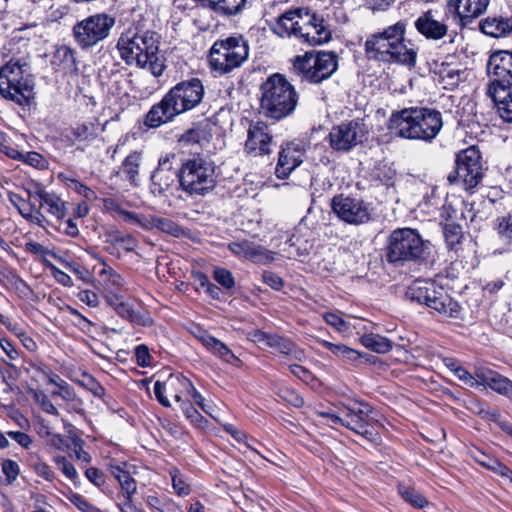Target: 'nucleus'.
<instances>
[{
	"mask_svg": "<svg viewBox=\"0 0 512 512\" xmlns=\"http://www.w3.org/2000/svg\"><path fill=\"white\" fill-rule=\"evenodd\" d=\"M279 37H295L302 43L321 45L332 37V29L322 14L296 8L281 14L271 27Z\"/></svg>",
	"mask_w": 512,
	"mask_h": 512,
	"instance_id": "nucleus-1",
	"label": "nucleus"
},
{
	"mask_svg": "<svg viewBox=\"0 0 512 512\" xmlns=\"http://www.w3.org/2000/svg\"><path fill=\"white\" fill-rule=\"evenodd\" d=\"M406 22L386 27L382 32L371 35L365 42V51L369 59L389 64L414 67L417 50L405 40Z\"/></svg>",
	"mask_w": 512,
	"mask_h": 512,
	"instance_id": "nucleus-2",
	"label": "nucleus"
},
{
	"mask_svg": "<svg viewBox=\"0 0 512 512\" xmlns=\"http://www.w3.org/2000/svg\"><path fill=\"white\" fill-rule=\"evenodd\" d=\"M443 126L442 115L435 109L410 107L395 111L388 121L391 134L409 140L431 142Z\"/></svg>",
	"mask_w": 512,
	"mask_h": 512,
	"instance_id": "nucleus-3",
	"label": "nucleus"
},
{
	"mask_svg": "<svg viewBox=\"0 0 512 512\" xmlns=\"http://www.w3.org/2000/svg\"><path fill=\"white\" fill-rule=\"evenodd\" d=\"M204 97V86L200 79L191 78L172 87L163 99L154 105L146 115L149 127H158L175 116L198 106Z\"/></svg>",
	"mask_w": 512,
	"mask_h": 512,
	"instance_id": "nucleus-4",
	"label": "nucleus"
},
{
	"mask_svg": "<svg viewBox=\"0 0 512 512\" xmlns=\"http://www.w3.org/2000/svg\"><path fill=\"white\" fill-rule=\"evenodd\" d=\"M260 109L268 118L281 120L296 108L298 95L294 86L280 74H273L262 83Z\"/></svg>",
	"mask_w": 512,
	"mask_h": 512,
	"instance_id": "nucleus-5",
	"label": "nucleus"
},
{
	"mask_svg": "<svg viewBox=\"0 0 512 512\" xmlns=\"http://www.w3.org/2000/svg\"><path fill=\"white\" fill-rule=\"evenodd\" d=\"M406 297L423 304L439 315L447 318H459L461 306L448 292L433 281L417 279L408 286Z\"/></svg>",
	"mask_w": 512,
	"mask_h": 512,
	"instance_id": "nucleus-6",
	"label": "nucleus"
},
{
	"mask_svg": "<svg viewBox=\"0 0 512 512\" xmlns=\"http://www.w3.org/2000/svg\"><path fill=\"white\" fill-rule=\"evenodd\" d=\"M406 297L423 304L439 315L447 318H459L461 306L448 292L433 281L417 279L408 286Z\"/></svg>",
	"mask_w": 512,
	"mask_h": 512,
	"instance_id": "nucleus-7",
	"label": "nucleus"
},
{
	"mask_svg": "<svg viewBox=\"0 0 512 512\" xmlns=\"http://www.w3.org/2000/svg\"><path fill=\"white\" fill-rule=\"evenodd\" d=\"M429 253L430 242L423 240L414 229H395L389 236L386 258L391 264L402 266L407 262L423 260Z\"/></svg>",
	"mask_w": 512,
	"mask_h": 512,
	"instance_id": "nucleus-8",
	"label": "nucleus"
},
{
	"mask_svg": "<svg viewBox=\"0 0 512 512\" xmlns=\"http://www.w3.org/2000/svg\"><path fill=\"white\" fill-rule=\"evenodd\" d=\"M34 82L25 59H11L0 69V94L19 105H25L33 95Z\"/></svg>",
	"mask_w": 512,
	"mask_h": 512,
	"instance_id": "nucleus-9",
	"label": "nucleus"
},
{
	"mask_svg": "<svg viewBox=\"0 0 512 512\" xmlns=\"http://www.w3.org/2000/svg\"><path fill=\"white\" fill-rule=\"evenodd\" d=\"M249 56V47L242 36H230L214 42L208 60L213 72L220 75L240 67Z\"/></svg>",
	"mask_w": 512,
	"mask_h": 512,
	"instance_id": "nucleus-10",
	"label": "nucleus"
},
{
	"mask_svg": "<svg viewBox=\"0 0 512 512\" xmlns=\"http://www.w3.org/2000/svg\"><path fill=\"white\" fill-rule=\"evenodd\" d=\"M178 177L181 187L189 194L204 195L216 185L215 166L203 157L186 160Z\"/></svg>",
	"mask_w": 512,
	"mask_h": 512,
	"instance_id": "nucleus-11",
	"label": "nucleus"
},
{
	"mask_svg": "<svg viewBox=\"0 0 512 512\" xmlns=\"http://www.w3.org/2000/svg\"><path fill=\"white\" fill-rule=\"evenodd\" d=\"M371 413L372 407L369 404L353 401L343 404L340 414L323 411L319 413V416L326 418L331 425H341L366 439H373L375 433L370 428Z\"/></svg>",
	"mask_w": 512,
	"mask_h": 512,
	"instance_id": "nucleus-12",
	"label": "nucleus"
},
{
	"mask_svg": "<svg viewBox=\"0 0 512 512\" xmlns=\"http://www.w3.org/2000/svg\"><path fill=\"white\" fill-rule=\"evenodd\" d=\"M338 58L333 52L320 51L316 54L298 55L293 61V72L302 81L318 84L330 78L337 70Z\"/></svg>",
	"mask_w": 512,
	"mask_h": 512,
	"instance_id": "nucleus-13",
	"label": "nucleus"
},
{
	"mask_svg": "<svg viewBox=\"0 0 512 512\" xmlns=\"http://www.w3.org/2000/svg\"><path fill=\"white\" fill-rule=\"evenodd\" d=\"M115 19L105 13L91 15L73 27L74 38L82 48H90L108 37Z\"/></svg>",
	"mask_w": 512,
	"mask_h": 512,
	"instance_id": "nucleus-14",
	"label": "nucleus"
},
{
	"mask_svg": "<svg viewBox=\"0 0 512 512\" xmlns=\"http://www.w3.org/2000/svg\"><path fill=\"white\" fill-rule=\"evenodd\" d=\"M131 59L136 61L138 67L149 70L154 76L161 75L164 70V64L158 57V41L154 33L146 32L130 39Z\"/></svg>",
	"mask_w": 512,
	"mask_h": 512,
	"instance_id": "nucleus-15",
	"label": "nucleus"
},
{
	"mask_svg": "<svg viewBox=\"0 0 512 512\" xmlns=\"http://www.w3.org/2000/svg\"><path fill=\"white\" fill-rule=\"evenodd\" d=\"M479 150L475 146L460 151L456 157V176L449 175L450 182L460 180L465 189H472L482 178V165Z\"/></svg>",
	"mask_w": 512,
	"mask_h": 512,
	"instance_id": "nucleus-16",
	"label": "nucleus"
},
{
	"mask_svg": "<svg viewBox=\"0 0 512 512\" xmlns=\"http://www.w3.org/2000/svg\"><path fill=\"white\" fill-rule=\"evenodd\" d=\"M366 134V126L361 120H351L332 127L329 143L336 151H349L361 143Z\"/></svg>",
	"mask_w": 512,
	"mask_h": 512,
	"instance_id": "nucleus-17",
	"label": "nucleus"
},
{
	"mask_svg": "<svg viewBox=\"0 0 512 512\" xmlns=\"http://www.w3.org/2000/svg\"><path fill=\"white\" fill-rule=\"evenodd\" d=\"M331 207L337 217L348 224H363L371 217L368 204L358 198L337 195L333 197Z\"/></svg>",
	"mask_w": 512,
	"mask_h": 512,
	"instance_id": "nucleus-18",
	"label": "nucleus"
},
{
	"mask_svg": "<svg viewBox=\"0 0 512 512\" xmlns=\"http://www.w3.org/2000/svg\"><path fill=\"white\" fill-rule=\"evenodd\" d=\"M490 0H449L446 5V18H452L465 27L487 10Z\"/></svg>",
	"mask_w": 512,
	"mask_h": 512,
	"instance_id": "nucleus-19",
	"label": "nucleus"
},
{
	"mask_svg": "<svg viewBox=\"0 0 512 512\" xmlns=\"http://www.w3.org/2000/svg\"><path fill=\"white\" fill-rule=\"evenodd\" d=\"M192 390V382L181 374H171L164 382L156 381L154 394L161 405L170 407L169 397L177 402H184L183 396H187Z\"/></svg>",
	"mask_w": 512,
	"mask_h": 512,
	"instance_id": "nucleus-20",
	"label": "nucleus"
},
{
	"mask_svg": "<svg viewBox=\"0 0 512 512\" xmlns=\"http://www.w3.org/2000/svg\"><path fill=\"white\" fill-rule=\"evenodd\" d=\"M275 147L273 135L264 122H251L247 130L245 151L252 156L270 154Z\"/></svg>",
	"mask_w": 512,
	"mask_h": 512,
	"instance_id": "nucleus-21",
	"label": "nucleus"
},
{
	"mask_svg": "<svg viewBox=\"0 0 512 512\" xmlns=\"http://www.w3.org/2000/svg\"><path fill=\"white\" fill-rule=\"evenodd\" d=\"M227 247L236 257L254 263L268 264L274 260L273 252L246 239L230 242Z\"/></svg>",
	"mask_w": 512,
	"mask_h": 512,
	"instance_id": "nucleus-22",
	"label": "nucleus"
},
{
	"mask_svg": "<svg viewBox=\"0 0 512 512\" xmlns=\"http://www.w3.org/2000/svg\"><path fill=\"white\" fill-rule=\"evenodd\" d=\"M448 18L439 19L434 11L422 13L414 22L415 29L428 40H441L448 34Z\"/></svg>",
	"mask_w": 512,
	"mask_h": 512,
	"instance_id": "nucleus-23",
	"label": "nucleus"
},
{
	"mask_svg": "<svg viewBox=\"0 0 512 512\" xmlns=\"http://www.w3.org/2000/svg\"><path fill=\"white\" fill-rule=\"evenodd\" d=\"M304 150L300 144L288 143L279 152L275 174L279 179L287 178L302 162Z\"/></svg>",
	"mask_w": 512,
	"mask_h": 512,
	"instance_id": "nucleus-24",
	"label": "nucleus"
},
{
	"mask_svg": "<svg viewBox=\"0 0 512 512\" xmlns=\"http://www.w3.org/2000/svg\"><path fill=\"white\" fill-rule=\"evenodd\" d=\"M487 71L491 81L498 80L500 83L511 85L512 80V52L500 50L493 53L487 63Z\"/></svg>",
	"mask_w": 512,
	"mask_h": 512,
	"instance_id": "nucleus-25",
	"label": "nucleus"
},
{
	"mask_svg": "<svg viewBox=\"0 0 512 512\" xmlns=\"http://www.w3.org/2000/svg\"><path fill=\"white\" fill-rule=\"evenodd\" d=\"M254 341L272 348L279 353L301 361L305 355L291 340L279 336L277 334H270L263 331H257L253 335Z\"/></svg>",
	"mask_w": 512,
	"mask_h": 512,
	"instance_id": "nucleus-26",
	"label": "nucleus"
},
{
	"mask_svg": "<svg viewBox=\"0 0 512 512\" xmlns=\"http://www.w3.org/2000/svg\"><path fill=\"white\" fill-rule=\"evenodd\" d=\"M487 94L495 103L499 116L506 122H512V86L493 80Z\"/></svg>",
	"mask_w": 512,
	"mask_h": 512,
	"instance_id": "nucleus-27",
	"label": "nucleus"
},
{
	"mask_svg": "<svg viewBox=\"0 0 512 512\" xmlns=\"http://www.w3.org/2000/svg\"><path fill=\"white\" fill-rule=\"evenodd\" d=\"M136 226L143 229L157 228L173 237H179L183 233L182 228L169 218L147 217L130 211V228Z\"/></svg>",
	"mask_w": 512,
	"mask_h": 512,
	"instance_id": "nucleus-28",
	"label": "nucleus"
},
{
	"mask_svg": "<svg viewBox=\"0 0 512 512\" xmlns=\"http://www.w3.org/2000/svg\"><path fill=\"white\" fill-rule=\"evenodd\" d=\"M196 338L208 351H210L224 362L235 367H240L242 365V361L230 350L226 344L210 335L207 331L198 329Z\"/></svg>",
	"mask_w": 512,
	"mask_h": 512,
	"instance_id": "nucleus-29",
	"label": "nucleus"
},
{
	"mask_svg": "<svg viewBox=\"0 0 512 512\" xmlns=\"http://www.w3.org/2000/svg\"><path fill=\"white\" fill-rule=\"evenodd\" d=\"M475 374L478 377V387H488L503 396L507 394L508 387H511V380L494 370L479 367L475 369Z\"/></svg>",
	"mask_w": 512,
	"mask_h": 512,
	"instance_id": "nucleus-30",
	"label": "nucleus"
},
{
	"mask_svg": "<svg viewBox=\"0 0 512 512\" xmlns=\"http://www.w3.org/2000/svg\"><path fill=\"white\" fill-rule=\"evenodd\" d=\"M201 7L213 11L218 16L231 17L239 14L246 0H194Z\"/></svg>",
	"mask_w": 512,
	"mask_h": 512,
	"instance_id": "nucleus-31",
	"label": "nucleus"
},
{
	"mask_svg": "<svg viewBox=\"0 0 512 512\" xmlns=\"http://www.w3.org/2000/svg\"><path fill=\"white\" fill-rule=\"evenodd\" d=\"M480 30L493 38L507 37L512 34V18L503 16L487 17L480 21Z\"/></svg>",
	"mask_w": 512,
	"mask_h": 512,
	"instance_id": "nucleus-32",
	"label": "nucleus"
},
{
	"mask_svg": "<svg viewBox=\"0 0 512 512\" xmlns=\"http://www.w3.org/2000/svg\"><path fill=\"white\" fill-rule=\"evenodd\" d=\"M34 195L38 197L40 207L45 208L49 214L53 215L57 219H63L65 217V203L55 193L47 192L43 188L38 187L34 192Z\"/></svg>",
	"mask_w": 512,
	"mask_h": 512,
	"instance_id": "nucleus-33",
	"label": "nucleus"
},
{
	"mask_svg": "<svg viewBox=\"0 0 512 512\" xmlns=\"http://www.w3.org/2000/svg\"><path fill=\"white\" fill-rule=\"evenodd\" d=\"M318 342L328 349L334 356L346 362H355L362 356L359 351L344 344H334L326 340H319Z\"/></svg>",
	"mask_w": 512,
	"mask_h": 512,
	"instance_id": "nucleus-34",
	"label": "nucleus"
},
{
	"mask_svg": "<svg viewBox=\"0 0 512 512\" xmlns=\"http://www.w3.org/2000/svg\"><path fill=\"white\" fill-rule=\"evenodd\" d=\"M361 344L376 353H387L392 349V342L379 334H364L360 338Z\"/></svg>",
	"mask_w": 512,
	"mask_h": 512,
	"instance_id": "nucleus-35",
	"label": "nucleus"
},
{
	"mask_svg": "<svg viewBox=\"0 0 512 512\" xmlns=\"http://www.w3.org/2000/svg\"><path fill=\"white\" fill-rule=\"evenodd\" d=\"M398 493L406 502H408L415 508L421 509L428 504L427 499L413 487L404 484H399Z\"/></svg>",
	"mask_w": 512,
	"mask_h": 512,
	"instance_id": "nucleus-36",
	"label": "nucleus"
},
{
	"mask_svg": "<svg viewBox=\"0 0 512 512\" xmlns=\"http://www.w3.org/2000/svg\"><path fill=\"white\" fill-rule=\"evenodd\" d=\"M443 234L448 248L457 251L463 238L462 227L456 223H446Z\"/></svg>",
	"mask_w": 512,
	"mask_h": 512,
	"instance_id": "nucleus-37",
	"label": "nucleus"
},
{
	"mask_svg": "<svg viewBox=\"0 0 512 512\" xmlns=\"http://www.w3.org/2000/svg\"><path fill=\"white\" fill-rule=\"evenodd\" d=\"M461 72L459 69L451 67L450 65L442 66L439 70L440 82L445 89L452 90L458 86L461 81Z\"/></svg>",
	"mask_w": 512,
	"mask_h": 512,
	"instance_id": "nucleus-38",
	"label": "nucleus"
},
{
	"mask_svg": "<svg viewBox=\"0 0 512 512\" xmlns=\"http://www.w3.org/2000/svg\"><path fill=\"white\" fill-rule=\"evenodd\" d=\"M169 475L171 477L172 488L176 495L185 497L191 493V487L187 478L177 468H171Z\"/></svg>",
	"mask_w": 512,
	"mask_h": 512,
	"instance_id": "nucleus-39",
	"label": "nucleus"
},
{
	"mask_svg": "<svg viewBox=\"0 0 512 512\" xmlns=\"http://www.w3.org/2000/svg\"><path fill=\"white\" fill-rule=\"evenodd\" d=\"M494 229L501 240L512 243V213L498 217L494 222Z\"/></svg>",
	"mask_w": 512,
	"mask_h": 512,
	"instance_id": "nucleus-40",
	"label": "nucleus"
},
{
	"mask_svg": "<svg viewBox=\"0 0 512 512\" xmlns=\"http://www.w3.org/2000/svg\"><path fill=\"white\" fill-rule=\"evenodd\" d=\"M110 472L118 480L119 484L122 487L123 495H128V470L126 462H120L118 460L112 459L110 461Z\"/></svg>",
	"mask_w": 512,
	"mask_h": 512,
	"instance_id": "nucleus-41",
	"label": "nucleus"
},
{
	"mask_svg": "<svg viewBox=\"0 0 512 512\" xmlns=\"http://www.w3.org/2000/svg\"><path fill=\"white\" fill-rule=\"evenodd\" d=\"M325 322L332 326L337 332L347 334L350 332L351 325L339 312H327L323 314Z\"/></svg>",
	"mask_w": 512,
	"mask_h": 512,
	"instance_id": "nucleus-42",
	"label": "nucleus"
},
{
	"mask_svg": "<svg viewBox=\"0 0 512 512\" xmlns=\"http://www.w3.org/2000/svg\"><path fill=\"white\" fill-rule=\"evenodd\" d=\"M30 394L33 398V400L36 402L37 405L40 406V408L47 414H51L54 416H58L59 412L57 408L54 406L48 395L41 391L32 389L30 390Z\"/></svg>",
	"mask_w": 512,
	"mask_h": 512,
	"instance_id": "nucleus-43",
	"label": "nucleus"
},
{
	"mask_svg": "<svg viewBox=\"0 0 512 512\" xmlns=\"http://www.w3.org/2000/svg\"><path fill=\"white\" fill-rule=\"evenodd\" d=\"M203 140H208L207 131L202 126H197L187 130L181 135L179 141L185 144H201Z\"/></svg>",
	"mask_w": 512,
	"mask_h": 512,
	"instance_id": "nucleus-44",
	"label": "nucleus"
},
{
	"mask_svg": "<svg viewBox=\"0 0 512 512\" xmlns=\"http://www.w3.org/2000/svg\"><path fill=\"white\" fill-rule=\"evenodd\" d=\"M30 465L34 469L35 473L44 478L45 480L52 481L54 479V472L50 468V466L41 461L38 456L30 455L29 457Z\"/></svg>",
	"mask_w": 512,
	"mask_h": 512,
	"instance_id": "nucleus-45",
	"label": "nucleus"
},
{
	"mask_svg": "<svg viewBox=\"0 0 512 512\" xmlns=\"http://www.w3.org/2000/svg\"><path fill=\"white\" fill-rule=\"evenodd\" d=\"M106 300L115 311L123 318L128 316V305L125 302L124 296L115 292H107Z\"/></svg>",
	"mask_w": 512,
	"mask_h": 512,
	"instance_id": "nucleus-46",
	"label": "nucleus"
},
{
	"mask_svg": "<svg viewBox=\"0 0 512 512\" xmlns=\"http://www.w3.org/2000/svg\"><path fill=\"white\" fill-rule=\"evenodd\" d=\"M181 409L186 418L195 426L204 428L207 425L205 418L189 402H182Z\"/></svg>",
	"mask_w": 512,
	"mask_h": 512,
	"instance_id": "nucleus-47",
	"label": "nucleus"
},
{
	"mask_svg": "<svg viewBox=\"0 0 512 512\" xmlns=\"http://www.w3.org/2000/svg\"><path fill=\"white\" fill-rule=\"evenodd\" d=\"M97 126L93 123H83L73 130L74 136L81 141H90L97 136Z\"/></svg>",
	"mask_w": 512,
	"mask_h": 512,
	"instance_id": "nucleus-48",
	"label": "nucleus"
},
{
	"mask_svg": "<svg viewBox=\"0 0 512 512\" xmlns=\"http://www.w3.org/2000/svg\"><path fill=\"white\" fill-rule=\"evenodd\" d=\"M214 280L225 289H231L235 286V279L232 273L222 267H216L213 271Z\"/></svg>",
	"mask_w": 512,
	"mask_h": 512,
	"instance_id": "nucleus-49",
	"label": "nucleus"
},
{
	"mask_svg": "<svg viewBox=\"0 0 512 512\" xmlns=\"http://www.w3.org/2000/svg\"><path fill=\"white\" fill-rule=\"evenodd\" d=\"M2 472L5 475L7 484H12L20 473L18 463L11 459H5L1 463Z\"/></svg>",
	"mask_w": 512,
	"mask_h": 512,
	"instance_id": "nucleus-50",
	"label": "nucleus"
},
{
	"mask_svg": "<svg viewBox=\"0 0 512 512\" xmlns=\"http://www.w3.org/2000/svg\"><path fill=\"white\" fill-rule=\"evenodd\" d=\"M175 155H166L164 157H161L159 159L158 168L153 173L151 179L153 183H156L157 181L161 182L163 179L164 173H169L172 170V162L171 159H174Z\"/></svg>",
	"mask_w": 512,
	"mask_h": 512,
	"instance_id": "nucleus-51",
	"label": "nucleus"
},
{
	"mask_svg": "<svg viewBox=\"0 0 512 512\" xmlns=\"http://www.w3.org/2000/svg\"><path fill=\"white\" fill-rule=\"evenodd\" d=\"M55 464L57 468L69 479L75 480L78 477V473L72 463H70L64 456H58L55 458Z\"/></svg>",
	"mask_w": 512,
	"mask_h": 512,
	"instance_id": "nucleus-52",
	"label": "nucleus"
},
{
	"mask_svg": "<svg viewBox=\"0 0 512 512\" xmlns=\"http://www.w3.org/2000/svg\"><path fill=\"white\" fill-rule=\"evenodd\" d=\"M454 375L468 387H470V388L478 387V381H477L478 377H476V374L474 373V375H472L464 367L460 366V368L456 369V372L454 373Z\"/></svg>",
	"mask_w": 512,
	"mask_h": 512,
	"instance_id": "nucleus-53",
	"label": "nucleus"
},
{
	"mask_svg": "<svg viewBox=\"0 0 512 512\" xmlns=\"http://www.w3.org/2000/svg\"><path fill=\"white\" fill-rule=\"evenodd\" d=\"M70 501L82 512H102L100 509L89 503L82 495L74 494Z\"/></svg>",
	"mask_w": 512,
	"mask_h": 512,
	"instance_id": "nucleus-54",
	"label": "nucleus"
},
{
	"mask_svg": "<svg viewBox=\"0 0 512 512\" xmlns=\"http://www.w3.org/2000/svg\"><path fill=\"white\" fill-rule=\"evenodd\" d=\"M81 384L96 397L101 398L104 395V388L90 375H83Z\"/></svg>",
	"mask_w": 512,
	"mask_h": 512,
	"instance_id": "nucleus-55",
	"label": "nucleus"
},
{
	"mask_svg": "<svg viewBox=\"0 0 512 512\" xmlns=\"http://www.w3.org/2000/svg\"><path fill=\"white\" fill-rule=\"evenodd\" d=\"M136 362L141 367H147L151 364L152 357L146 345H138L135 348Z\"/></svg>",
	"mask_w": 512,
	"mask_h": 512,
	"instance_id": "nucleus-56",
	"label": "nucleus"
},
{
	"mask_svg": "<svg viewBox=\"0 0 512 512\" xmlns=\"http://www.w3.org/2000/svg\"><path fill=\"white\" fill-rule=\"evenodd\" d=\"M51 395L53 397H60L66 402H72L76 399V393L74 388L69 385L67 382L66 384L62 385L59 390H53L51 392Z\"/></svg>",
	"mask_w": 512,
	"mask_h": 512,
	"instance_id": "nucleus-57",
	"label": "nucleus"
},
{
	"mask_svg": "<svg viewBox=\"0 0 512 512\" xmlns=\"http://www.w3.org/2000/svg\"><path fill=\"white\" fill-rule=\"evenodd\" d=\"M482 464L489 469L495 471L499 475L503 477H507L512 480V470L508 468L506 465L500 463L498 460H489L488 463L482 462Z\"/></svg>",
	"mask_w": 512,
	"mask_h": 512,
	"instance_id": "nucleus-58",
	"label": "nucleus"
},
{
	"mask_svg": "<svg viewBox=\"0 0 512 512\" xmlns=\"http://www.w3.org/2000/svg\"><path fill=\"white\" fill-rule=\"evenodd\" d=\"M262 279L265 284H267L269 287H271L274 290H280L283 286L282 278L274 272H271V271L263 272Z\"/></svg>",
	"mask_w": 512,
	"mask_h": 512,
	"instance_id": "nucleus-59",
	"label": "nucleus"
},
{
	"mask_svg": "<svg viewBox=\"0 0 512 512\" xmlns=\"http://www.w3.org/2000/svg\"><path fill=\"white\" fill-rule=\"evenodd\" d=\"M23 162L35 167V168H42L44 167L45 160L44 158L37 152L31 151L27 153H22V159Z\"/></svg>",
	"mask_w": 512,
	"mask_h": 512,
	"instance_id": "nucleus-60",
	"label": "nucleus"
},
{
	"mask_svg": "<svg viewBox=\"0 0 512 512\" xmlns=\"http://www.w3.org/2000/svg\"><path fill=\"white\" fill-rule=\"evenodd\" d=\"M7 435L25 449H28L32 445V438L24 432L9 431Z\"/></svg>",
	"mask_w": 512,
	"mask_h": 512,
	"instance_id": "nucleus-61",
	"label": "nucleus"
},
{
	"mask_svg": "<svg viewBox=\"0 0 512 512\" xmlns=\"http://www.w3.org/2000/svg\"><path fill=\"white\" fill-rule=\"evenodd\" d=\"M54 278L63 286L70 287L73 284L72 278L53 264H49Z\"/></svg>",
	"mask_w": 512,
	"mask_h": 512,
	"instance_id": "nucleus-62",
	"label": "nucleus"
},
{
	"mask_svg": "<svg viewBox=\"0 0 512 512\" xmlns=\"http://www.w3.org/2000/svg\"><path fill=\"white\" fill-rule=\"evenodd\" d=\"M85 475L90 482H92L94 485L98 487L102 486L105 482L103 473L97 468H88L85 471Z\"/></svg>",
	"mask_w": 512,
	"mask_h": 512,
	"instance_id": "nucleus-63",
	"label": "nucleus"
},
{
	"mask_svg": "<svg viewBox=\"0 0 512 512\" xmlns=\"http://www.w3.org/2000/svg\"><path fill=\"white\" fill-rule=\"evenodd\" d=\"M290 372L304 382H308L312 379V373L303 366L294 364L289 366Z\"/></svg>",
	"mask_w": 512,
	"mask_h": 512,
	"instance_id": "nucleus-64",
	"label": "nucleus"
}]
</instances>
